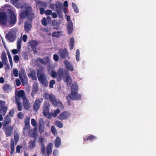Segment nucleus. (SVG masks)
<instances>
[{
    "label": "nucleus",
    "instance_id": "obj_1",
    "mask_svg": "<svg viewBox=\"0 0 156 156\" xmlns=\"http://www.w3.org/2000/svg\"><path fill=\"white\" fill-rule=\"evenodd\" d=\"M21 98L23 99V103L24 108L26 110L28 109L30 107L29 100L26 98L24 91L23 90H20L16 95L15 98L18 110L21 111L22 110V103L20 102Z\"/></svg>",
    "mask_w": 156,
    "mask_h": 156
},
{
    "label": "nucleus",
    "instance_id": "obj_2",
    "mask_svg": "<svg viewBox=\"0 0 156 156\" xmlns=\"http://www.w3.org/2000/svg\"><path fill=\"white\" fill-rule=\"evenodd\" d=\"M44 138L40 136L38 140V142L41 144V151L42 155H44L46 156H49L52 152L53 145L52 143L48 144L46 147V151L44 145Z\"/></svg>",
    "mask_w": 156,
    "mask_h": 156
},
{
    "label": "nucleus",
    "instance_id": "obj_3",
    "mask_svg": "<svg viewBox=\"0 0 156 156\" xmlns=\"http://www.w3.org/2000/svg\"><path fill=\"white\" fill-rule=\"evenodd\" d=\"M78 90V85L76 84L72 85L71 88V93H69L66 98L68 104L69 105L71 101L70 99L73 100H79L81 98V95L77 93Z\"/></svg>",
    "mask_w": 156,
    "mask_h": 156
},
{
    "label": "nucleus",
    "instance_id": "obj_4",
    "mask_svg": "<svg viewBox=\"0 0 156 156\" xmlns=\"http://www.w3.org/2000/svg\"><path fill=\"white\" fill-rule=\"evenodd\" d=\"M26 10L21 12L19 16L22 19L27 18L29 19L32 20L34 18V15L31 7L29 6L27 3H25Z\"/></svg>",
    "mask_w": 156,
    "mask_h": 156
},
{
    "label": "nucleus",
    "instance_id": "obj_5",
    "mask_svg": "<svg viewBox=\"0 0 156 156\" xmlns=\"http://www.w3.org/2000/svg\"><path fill=\"white\" fill-rule=\"evenodd\" d=\"M37 76L39 81L44 86L46 87L48 86V82L45 74L42 70H38L37 72Z\"/></svg>",
    "mask_w": 156,
    "mask_h": 156
},
{
    "label": "nucleus",
    "instance_id": "obj_6",
    "mask_svg": "<svg viewBox=\"0 0 156 156\" xmlns=\"http://www.w3.org/2000/svg\"><path fill=\"white\" fill-rule=\"evenodd\" d=\"M49 99L52 105L54 106H58L59 108L62 109L64 108L62 102L59 101H57L54 95L53 94L51 95Z\"/></svg>",
    "mask_w": 156,
    "mask_h": 156
},
{
    "label": "nucleus",
    "instance_id": "obj_7",
    "mask_svg": "<svg viewBox=\"0 0 156 156\" xmlns=\"http://www.w3.org/2000/svg\"><path fill=\"white\" fill-rule=\"evenodd\" d=\"M9 21L11 24L14 25L16 22V16L14 12L11 9L9 10Z\"/></svg>",
    "mask_w": 156,
    "mask_h": 156
},
{
    "label": "nucleus",
    "instance_id": "obj_8",
    "mask_svg": "<svg viewBox=\"0 0 156 156\" xmlns=\"http://www.w3.org/2000/svg\"><path fill=\"white\" fill-rule=\"evenodd\" d=\"M43 100V98L41 99L37 98L34 103L33 105V110L37 112L40 109L41 104Z\"/></svg>",
    "mask_w": 156,
    "mask_h": 156
},
{
    "label": "nucleus",
    "instance_id": "obj_9",
    "mask_svg": "<svg viewBox=\"0 0 156 156\" xmlns=\"http://www.w3.org/2000/svg\"><path fill=\"white\" fill-rule=\"evenodd\" d=\"M58 54L60 57L62 58H66L69 55V53L66 48L61 49L59 50Z\"/></svg>",
    "mask_w": 156,
    "mask_h": 156
},
{
    "label": "nucleus",
    "instance_id": "obj_10",
    "mask_svg": "<svg viewBox=\"0 0 156 156\" xmlns=\"http://www.w3.org/2000/svg\"><path fill=\"white\" fill-rule=\"evenodd\" d=\"M7 17L5 12H2L0 13V24L1 25H6L7 22Z\"/></svg>",
    "mask_w": 156,
    "mask_h": 156
},
{
    "label": "nucleus",
    "instance_id": "obj_11",
    "mask_svg": "<svg viewBox=\"0 0 156 156\" xmlns=\"http://www.w3.org/2000/svg\"><path fill=\"white\" fill-rule=\"evenodd\" d=\"M2 129L5 132V134L6 137H9L11 135L13 129L12 126L3 127Z\"/></svg>",
    "mask_w": 156,
    "mask_h": 156
},
{
    "label": "nucleus",
    "instance_id": "obj_12",
    "mask_svg": "<svg viewBox=\"0 0 156 156\" xmlns=\"http://www.w3.org/2000/svg\"><path fill=\"white\" fill-rule=\"evenodd\" d=\"M70 116V113L66 111L62 112L58 117V119L60 120H65L67 119Z\"/></svg>",
    "mask_w": 156,
    "mask_h": 156
},
{
    "label": "nucleus",
    "instance_id": "obj_13",
    "mask_svg": "<svg viewBox=\"0 0 156 156\" xmlns=\"http://www.w3.org/2000/svg\"><path fill=\"white\" fill-rule=\"evenodd\" d=\"M6 38L9 41L13 42L16 39V35L15 33L12 31H9L6 34Z\"/></svg>",
    "mask_w": 156,
    "mask_h": 156
},
{
    "label": "nucleus",
    "instance_id": "obj_14",
    "mask_svg": "<svg viewBox=\"0 0 156 156\" xmlns=\"http://www.w3.org/2000/svg\"><path fill=\"white\" fill-rule=\"evenodd\" d=\"M4 101H0V113L4 116L7 111L8 107L6 106H3Z\"/></svg>",
    "mask_w": 156,
    "mask_h": 156
},
{
    "label": "nucleus",
    "instance_id": "obj_15",
    "mask_svg": "<svg viewBox=\"0 0 156 156\" xmlns=\"http://www.w3.org/2000/svg\"><path fill=\"white\" fill-rule=\"evenodd\" d=\"M48 72L50 76L54 78H56L57 76V73L54 69L52 67L49 66L48 67Z\"/></svg>",
    "mask_w": 156,
    "mask_h": 156
},
{
    "label": "nucleus",
    "instance_id": "obj_16",
    "mask_svg": "<svg viewBox=\"0 0 156 156\" xmlns=\"http://www.w3.org/2000/svg\"><path fill=\"white\" fill-rule=\"evenodd\" d=\"M32 27V23L29 21H26L24 22V28L25 31L28 33L31 30Z\"/></svg>",
    "mask_w": 156,
    "mask_h": 156
},
{
    "label": "nucleus",
    "instance_id": "obj_17",
    "mask_svg": "<svg viewBox=\"0 0 156 156\" xmlns=\"http://www.w3.org/2000/svg\"><path fill=\"white\" fill-rule=\"evenodd\" d=\"M57 73L58 75V76L57 78V80L58 82H59L61 81L63 76L64 70L63 68H60L58 70Z\"/></svg>",
    "mask_w": 156,
    "mask_h": 156
},
{
    "label": "nucleus",
    "instance_id": "obj_18",
    "mask_svg": "<svg viewBox=\"0 0 156 156\" xmlns=\"http://www.w3.org/2000/svg\"><path fill=\"white\" fill-rule=\"evenodd\" d=\"M64 63L66 66V69L71 71H73L74 70L73 66L71 64L68 60H66L64 62Z\"/></svg>",
    "mask_w": 156,
    "mask_h": 156
},
{
    "label": "nucleus",
    "instance_id": "obj_19",
    "mask_svg": "<svg viewBox=\"0 0 156 156\" xmlns=\"http://www.w3.org/2000/svg\"><path fill=\"white\" fill-rule=\"evenodd\" d=\"M49 109V105L48 103H44L43 107V112L44 115L46 116L48 113Z\"/></svg>",
    "mask_w": 156,
    "mask_h": 156
},
{
    "label": "nucleus",
    "instance_id": "obj_20",
    "mask_svg": "<svg viewBox=\"0 0 156 156\" xmlns=\"http://www.w3.org/2000/svg\"><path fill=\"white\" fill-rule=\"evenodd\" d=\"M11 122V120L9 116L7 115L4 117V120L3 121V127H5L8 125L10 122Z\"/></svg>",
    "mask_w": 156,
    "mask_h": 156
},
{
    "label": "nucleus",
    "instance_id": "obj_21",
    "mask_svg": "<svg viewBox=\"0 0 156 156\" xmlns=\"http://www.w3.org/2000/svg\"><path fill=\"white\" fill-rule=\"evenodd\" d=\"M11 3L12 5L17 7V8H23L24 6L21 5L20 3H18L19 0H10Z\"/></svg>",
    "mask_w": 156,
    "mask_h": 156
},
{
    "label": "nucleus",
    "instance_id": "obj_22",
    "mask_svg": "<svg viewBox=\"0 0 156 156\" xmlns=\"http://www.w3.org/2000/svg\"><path fill=\"white\" fill-rule=\"evenodd\" d=\"M30 118L28 117H26L24 121V123L25 126L23 128V131H25L26 130L28 129L29 127Z\"/></svg>",
    "mask_w": 156,
    "mask_h": 156
},
{
    "label": "nucleus",
    "instance_id": "obj_23",
    "mask_svg": "<svg viewBox=\"0 0 156 156\" xmlns=\"http://www.w3.org/2000/svg\"><path fill=\"white\" fill-rule=\"evenodd\" d=\"M67 29L68 33L69 34H72L73 32V24L71 21L70 22H68Z\"/></svg>",
    "mask_w": 156,
    "mask_h": 156
},
{
    "label": "nucleus",
    "instance_id": "obj_24",
    "mask_svg": "<svg viewBox=\"0 0 156 156\" xmlns=\"http://www.w3.org/2000/svg\"><path fill=\"white\" fill-rule=\"evenodd\" d=\"M44 122L40 120L39 121L38 129L40 133H42L44 131Z\"/></svg>",
    "mask_w": 156,
    "mask_h": 156
},
{
    "label": "nucleus",
    "instance_id": "obj_25",
    "mask_svg": "<svg viewBox=\"0 0 156 156\" xmlns=\"http://www.w3.org/2000/svg\"><path fill=\"white\" fill-rule=\"evenodd\" d=\"M57 10L56 12L58 13L59 17L60 18H62V5H60L58 4L57 5Z\"/></svg>",
    "mask_w": 156,
    "mask_h": 156
},
{
    "label": "nucleus",
    "instance_id": "obj_26",
    "mask_svg": "<svg viewBox=\"0 0 156 156\" xmlns=\"http://www.w3.org/2000/svg\"><path fill=\"white\" fill-rule=\"evenodd\" d=\"M1 59L4 64H6L7 62L6 55L5 51H2V53Z\"/></svg>",
    "mask_w": 156,
    "mask_h": 156
},
{
    "label": "nucleus",
    "instance_id": "obj_27",
    "mask_svg": "<svg viewBox=\"0 0 156 156\" xmlns=\"http://www.w3.org/2000/svg\"><path fill=\"white\" fill-rule=\"evenodd\" d=\"M61 139L59 137L57 136L56 137L55 140V145L56 148L59 147L61 144Z\"/></svg>",
    "mask_w": 156,
    "mask_h": 156
},
{
    "label": "nucleus",
    "instance_id": "obj_28",
    "mask_svg": "<svg viewBox=\"0 0 156 156\" xmlns=\"http://www.w3.org/2000/svg\"><path fill=\"white\" fill-rule=\"evenodd\" d=\"M10 155H12L14 150V142L13 139L12 138L10 140Z\"/></svg>",
    "mask_w": 156,
    "mask_h": 156
},
{
    "label": "nucleus",
    "instance_id": "obj_29",
    "mask_svg": "<svg viewBox=\"0 0 156 156\" xmlns=\"http://www.w3.org/2000/svg\"><path fill=\"white\" fill-rule=\"evenodd\" d=\"M3 90L6 92H9L11 90L10 86L8 84H4L3 85Z\"/></svg>",
    "mask_w": 156,
    "mask_h": 156
},
{
    "label": "nucleus",
    "instance_id": "obj_30",
    "mask_svg": "<svg viewBox=\"0 0 156 156\" xmlns=\"http://www.w3.org/2000/svg\"><path fill=\"white\" fill-rule=\"evenodd\" d=\"M64 76L66 77L65 81L67 83H71L72 80L71 79V77L69 76V73L68 71H66L65 72Z\"/></svg>",
    "mask_w": 156,
    "mask_h": 156
},
{
    "label": "nucleus",
    "instance_id": "obj_31",
    "mask_svg": "<svg viewBox=\"0 0 156 156\" xmlns=\"http://www.w3.org/2000/svg\"><path fill=\"white\" fill-rule=\"evenodd\" d=\"M19 78L23 85H24L27 84L28 81L27 76L24 77H20Z\"/></svg>",
    "mask_w": 156,
    "mask_h": 156
},
{
    "label": "nucleus",
    "instance_id": "obj_32",
    "mask_svg": "<svg viewBox=\"0 0 156 156\" xmlns=\"http://www.w3.org/2000/svg\"><path fill=\"white\" fill-rule=\"evenodd\" d=\"M35 140H31L29 143V147L30 149L35 148L36 146Z\"/></svg>",
    "mask_w": 156,
    "mask_h": 156
},
{
    "label": "nucleus",
    "instance_id": "obj_33",
    "mask_svg": "<svg viewBox=\"0 0 156 156\" xmlns=\"http://www.w3.org/2000/svg\"><path fill=\"white\" fill-rule=\"evenodd\" d=\"M96 137L92 135L89 136H87L86 138H84V141L90 140L91 141L92 140L95 139Z\"/></svg>",
    "mask_w": 156,
    "mask_h": 156
},
{
    "label": "nucleus",
    "instance_id": "obj_34",
    "mask_svg": "<svg viewBox=\"0 0 156 156\" xmlns=\"http://www.w3.org/2000/svg\"><path fill=\"white\" fill-rule=\"evenodd\" d=\"M22 42V41L21 38H19L17 39V47L19 51H20V50Z\"/></svg>",
    "mask_w": 156,
    "mask_h": 156
},
{
    "label": "nucleus",
    "instance_id": "obj_35",
    "mask_svg": "<svg viewBox=\"0 0 156 156\" xmlns=\"http://www.w3.org/2000/svg\"><path fill=\"white\" fill-rule=\"evenodd\" d=\"M62 33V32L61 31H58L53 32L52 33V36L54 37H59L60 36V34Z\"/></svg>",
    "mask_w": 156,
    "mask_h": 156
},
{
    "label": "nucleus",
    "instance_id": "obj_36",
    "mask_svg": "<svg viewBox=\"0 0 156 156\" xmlns=\"http://www.w3.org/2000/svg\"><path fill=\"white\" fill-rule=\"evenodd\" d=\"M25 76H27L25 71L23 68H21L20 71L19 72V77H21Z\"/></svg>",
    "mask_w": 156,
    "mask_h": 156
},
{
    "label": "nucleus",
    "instance_id": "obj_37",
    "mask_svg": "<svg viewBox=\"0 0 156 156\" xmlns=\"http://www.w3.org/2000/svg\"><path fill=\"white\" fill-rule=\"evenodd\" d=\"M29 76H30L33 80H37V77L35 73L34 72L32 71L28 75Z\"/></svg>",
    "mask_w": 156,
    "mask_h": 156
},
{
    "label": "nucleus",
    "instance_id": "obj_38",
    "mask_svg": "<svg viewBox=\"0 0 156 156\" xmlns=\"http://www.w3.org/2000/svg\"><path fill=\"white\" fill-rule=\"evenodd\" d=\"M74 40L73 38H71L70 41V50H72L74 46Z\"/></svg>",
    "mask_w": 156,
    "mask_h": 156
},
{
    "label": "nucleus",
    "instance_id": "obj_39",
    "mask_svg": "<svg viewBox=\"0 0 156 156\" xmlns=\"http://www.w3.org/2000/svg\"><path fill=\"white\" fill-rule=\"evenodd\" d=\"M58 4L60 5H62L59 2H56L55 4H51L50 5V8L54 10L55 9V7L56 10H57V5H58Z\"/></svg>",
    "mask_w": 156,
    "mask_h": 156
},
{
    "label": "nucleus",
    "instance_id": "obj_40",
    "mask_svg": "<svg viewBox=\"0 0 156 156\" xmlns=\"http://www.w3.org/2000/svg\"><path fill=\"white\" fill-rule=\"evenodd\" d=\"M55 125L56 126L59 128H62L63 127V124L59 121H56L55 122Z\"/></svg>",
    "mask_w": 156,
    "mask_h": 156
},
{
    "label": "nucleus",
    "instance_id": "obj_41",
    "mask_svg": "<svg viewBox=\"0 0 156 156\" xmlns=\"http://www.w3.org/2000/svg\"><path fill=\"white\" fill-rule=\"evenodd\" d=\"M60 112L59 109H57L53 112L52 113V115L53 117L55 118L57 117V114H59Z\"/></svg>",
    "mask_w": 156,
    "mask_h": 156
},
{
    "label": "nucleus",
    "instance_id": "obj_42",
    "mask_svg": "<svg viewBox=\"0 0 156 156\" xmlns=\"http://www.w3.org/2000/svg\"><path fill=\"white\" fill-rule=\"evenodd\" d=\"M31 47H33L34 48H35V50H36V46L38 44L37 42L36 41H31Z\"/></svg>",
    "mask_w": 156,
    "mask_h": 156
},
{
    "label": "nucleus",
    "instance_id": "obj_43",
    "mask_svg": "<svg viewBox=\"0 0 156 156\" xmlns=\"http://www.w3.org/2000/svg\"><path fill=\"white\" fill-rule=\"evenodd\" d=\"M72 5L73 8L74 12L76 13H78L79 11L76 5L73 2Z\"/></svg>",
    "mask_w": 156,
    "mask_h": 156
},
{
    "label": "nucleus",
    "instance_id": "obj_44",
    "mask_svg": "<svg viewBox=\"0 0 156 156\" xmlns=\"http://www.w3.org/2000/svg\"><path fill=\"white\" fill-rule=\"evenodd\" d=\"M15 144H16L19 140V135L18 134H15L14 136Z\"/></svg>",
    "mask_w": 156,
    "mask_h": 156
},
{
    "label": "nucleus",
    "instance_id": "obj_45",
    "mask_svg": "<svg viewBox=\"0 0 156 156\" xmlns=\"http://www.w3.org/2000/svg\"><path fill=\"white\" fill-rule=\"evenodd\" d=\"M41 22L43 26H46L47 25V20L45 17L43 18Z\"/></svg>",
    "mask_w": 156,
    "mask_h": 156
},
{
    "label": "nucleus",
    "instance_id": "obj_46",
    "mask_svg": "<svg viewBox=\"0 0 156 156\" xmlns=\"http://www.w3.org/2000/svg\"><path fill=\"white\" fill-rule=\"evenodd\" d=\"M13 60L15 63H18L19 60V56L17 55H14L13 57Z\"/></svg>",
    "mask_w": 156,
    "mask_h": 156
},
{
    "label": "nucleus",
    "instance_id": "obj_47",
    "mask_svg": "<svg viewBox=\"0 0 156 156\" xmlns=\"http://www.w3.org/2000/svg\"><path fill=\"white\" fill-rule=\"evenodd\" d=\"M38 85L37 84H34L33 86V90L37 92L38 90Z\"/></svg>",
    "mask_w": 156,
    "mask_h": 156
},
{
    "label": "nucleus",
    "instance_id": "obj_48",
    "mask_svg": "<svg viewBox=\"0 0 156 156\" xmlns=\"http://www.w3.org/2000/svg\"><path fill=\"white\" fill-rule=\"evenodd\" d=\"M51 130L52 133L55 135L56 132V130L54 126H51Z\"/></svg>",
    "mask_w": 156,
    "mask_h": 156
},
{
    "label": "nucleus",
    "instance_id": "obj_49",
    "mask_svg": "<svg viewBox=\"0 0 156 156\" xmlns=\"http://www.w3.org/2000/svg\"><path fill=\"white\" fill-rule=\"evenodd\" d=\"M49 83V87L50 88H52L53 87V85L55 83V81L54 80H51L50 81Z\"/></svg>",
    "mask_w": 156,
    "mask_h": 156
},
{
    "label": "nucleus",
    "instance_id": "obj_50",
    "mask_svg": "<svg viewBox=\"0 0 156 156\" xmlns=\"http://www.w3.org/2000/svg\"><path fill=\"white\" fill-rule=\"evenodd\" d=\"M13 74L15 77H17L18 75V71L17 69H14L13 70Z\"/></svg>",
    "mask_w": 156,
    "mask_h": 156
},
{
    "label": "nucleus",
    "instance_id": "obj_51",
    "mask_svg": "<svg viewBox=\"0 0 156 156\" xmlns=\"http://www.w3.org/2000/svg\"><path fill=\"white\" fill-rule=\"evenodd\" d=\"M51 94H49L47 93H45L43 97L44 99H49V98L50 97V96H51Z\"/></svg>",
    "mask_w": 156,
    "mask_h": 156
},
{
    "label": "nucleus",
    "instance_id": "obj_52",
    "mask_svg": "<svg viewBox=\"0 0 156 156\" xmlns=\"http://www.w3.org/2000/svg\"><path fill=\"white\" fill-rule=\"evenodd\" d=\"M37 62H39L41 64H46V63L44 61V60L40 58H37Z\"/></svg>",
    "mask_w": 156,
    "mask_h": 156
},
{
    "label": "nucleus",
    "instance_id": "obj_53",
    "mask_svg": "<svg viewBox=\"0 0 156 156\" xmlns=\"http://www.w3.org/2000/svg\"><path fill=\"white\" fill-rule=\"evenodd\" d=\"M45 13L47 16L50 15L52 14V12L51 10L48 9L45 11Z\"/></svg>",
    "mask_w": 156,
    "mask_h": 156
},
{
    "label": "nucleus",
    "instance_id": "obj_54",
    "mask_svg": "<svg viewBox=\"0 0 156 156\" xmlns=\"http://www.w3.org/2000/svg\"><path fill=\"white\" fill-rule=\"evenodd\" d=\"M31 124L34 126H35L37 125V122L36 120L34 119H32L31 120Z\"/></svg>",
    "mask_w": 156,
    "mask_h": 156
},
{
    "label": "nucleus",
    "instance_id": "obj_55",
    "mask_svg": "<svg viewBox=\"0 0 156 156\" xmlns=\"http://www.w3.org/2000/svg\"><path fill=\"white\" fill-rule=\"evenodd\" d=\"M17 117L20 119H22L23 117V113L21 112H19L17 114Z\"/></svg>",
    "mask_w": 156,
    "mask_h": 156
},
{
    "label": "nucleus",
    "instance_id": "obj_56",
    "mask_svg": "<svg viewBox=\"0 0 156 156\" xmlns=\"http://www.w3.org/2000/svg\"><path fill=\"white\" fill-rule=\"evenodd\" d=\"M22 146H20L19 145H18L17 146L16 148V152L18 153H19L20 152V149L21 148H22Z\"/></svg>",
    "mask_w": 156,
    "mask_h": 156
},
{
    "label": "nucleus",
    "instance_id": "obj_57",
    "mask_svg": "<svg viewBox=\"0 0 156 156\" xmlns=\"http://www.w3.org/2000/svg\"><path fill=\"white\" fill-rule=\"evenodd\" d=\"M53 59L55 61H57L58 60V56L56 54H54L53 56Z\"/></svg>",
    "mask_w": 156,
    "mask_h": 156
},
{
    "label": "nucleus",
    "instance_id": "obj_58",
    "mask_svg": "<svg viewBox=\"0 0 156 156\" xmlns=\"http://www.w3.org/2000/svg\"><path fill=\"white\" fill-rule=\"evenodd\" d=\"M14 114V109L11 110L9 112V115L12 117L13 116Z\"/></svg>",
    "mask_w": 156,
    "mask_h": 156
},
{
    "label": "nucleus",
    "instance_id": "obj_59",
    "mask_svg": "<svg viewBox=\"0 0 156 156\" xmlns=\"http://www.w3.org/2000/svg\"><path fill=\"white\" fill-rule=\"evenodd\" d=\"M27 38H28V37H27V35H26V34L24 35L23 36V38H22L23 40V41L24 42H26L27 41Z\"/></svg>",
    "mask_w": 156,
    "mask_h": 156
},
{
    "label": "nucleus",
    "instance_id": "obj_60",
    "mask_svg": "<svg viewBox=\"0 0 156 156\" xmlns=\"http://www.w3.org/2000/svg\"><path fill=\"white\" fill-rule=\"evenodd\" d=\"M16 84L17 86H20L21 84V82L19 79H17L16 80Z\"/></svg>",
    "mask_w": 156,
    "mask_h": 156
},
{
    "label": "nucleus",
    "instance_id": "obj_61",
    "mask_svg": "<svg viewBox=\"0 0 156 156\" xmlns=\"http://www.w3.org/2000/svg\"><path fill=\"white\" fill-rule=\"evenodd\" d=\"M52 24L53 26H57L58 25V23L56 20H54L52 21Z\"/></svg>",
    "mask_w": 156,
    "mask_h": 156
},
{
    "label": "nucleus",
    "instance_id": "obj_62",
    "mask_svg": "<svg viewBox=\"0 0 156 156\" xmlns=\"http://www.w3.org/2000/svg\"><path fill=\"white\" fill-rule=\"evenodd\" d=\"M18 51H19L18 50H17L16 49H13L12 50V54L16 55L18 53Z\"/></svg>",
    "mask_w": 156,
    "mask_h": 156
},
{
    "label": "nucleus",
    "instance_id": "obj_63",
    "mask_svg": "<svg viewBox=\"0 0 156 156\" xmlns=\"http://www.w3.org/2000/svg\"><path fill=\"white\" fill-rule=\"evenodd\" d=\"M44 59L45 60V63H50V60L49 59V57H45L44 58Z\"/></svg>",
    "mask_w": 156,
    "mask_h": 156
},
{
    "label": "nucleus",
    "instance_id": "obj_64",
    "mask_svg": "<svg viewBox=\"0 0 156 156\" xmlns=\"http://www.w3.org/2000/svg\"><path fill=\"white\" fill-rule=\"evenodd\" d=\"M40 13L41 14H43L45 12V10L44 8H40Z\"/></svg>",
    "mask_w": 156,
    "mask_h": 156
}]
</instances>
